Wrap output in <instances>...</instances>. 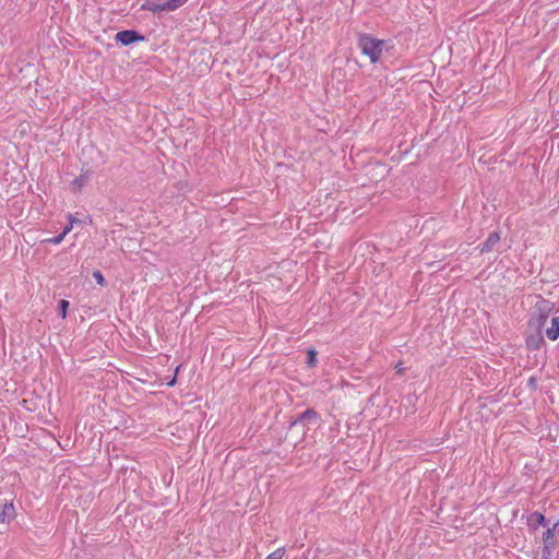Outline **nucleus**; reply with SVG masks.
Wrapping results in <instances>:
<instances>
[{
    "mask_svg": "<svg viewBox=\"0 0 559 559\" xmlns=\"http://www.w3.org/2000/svg\"><path fill=\"white\" fill-rule=\"evenodd\" d=\"M93 277L96 280L97 284H99L100 286L105 285L106 281L100 271H98V270L94 271Z\"/></svg>",
    "mask_w": 559,
    "mask_h": 559,
    "instance_id": "15",
    "label": "nucleus"
},
{
    "mask_svg": "<svg viewBox=\"0 0 559 559\" xmlns=\"http://www.w3.org/2000/svg\"><path fill=\"white\" fill-rule=\"evenodd\" d=\"M546 335L551 341H556L559 337V316L552 318L551 326L546 330Z\"/></svg>",
    "mask_w": 559,
    "mask_h": 559,
    "instance_id": "10",
    "label": "nucleus"
},
{
    "mask_svg": "<svg viewBox=\"0 0 559 559\" xmlns=\"http://www.w3.org/2000/svg\"><path fill=\"white\" fill-rule=\"evenodd\" d=\"M68 306H69V302L67 300L60 301V308H61L63 318L66 317V310H67Z\"/></svg>",
    "mask_w": 559,
    "mask_h": 559,
    "instance_id": "18",
    "label": "nucleus"
},
{
    "mask_svg": "<svg viewBox=\"0 0 559 559\" xmlns=\"http://www.w3.org/2000/svg\"><path fill=\"white\" fill-rule=\"evenodd\" d=\"M554 305L546 300L542 299L538 300L535 305V312H536V324L537 326H543L549 316V313L552 311Z\"/></svg>",
    "mask_w": 559,
    "mask_h": 559,
    "instance_id": "2",
    "label": "nucleus"
},
{
    "mask_svg": "<svg viewBox=\"0 0 559 559\" xmlns=\"http://www.w3.org/2000/svg\"><path fill=\"white\" fill-rule=\"evenodd\" d=\"M115 39L123 46H129L136 41H143L144 36L140 35L136 31L126 29L118 32L115 36Z\"/></svg>",
    "mask_w": 559,
    "mask_h": 559,
    "instance_id": "3",
    "label": "nucleus"
},
{
    "mask_svg": "<svg viewBox=\"0 0 559 559\" xmlns=\"http://www.w3.org/2000/svg\"><path fill=\"white\" fill-rule=\"evenodd\" d=\"M142 10L151 11V12H162V11H168L166 9V2H158L157 0H146L142 7Z\"/></svg>",
    "mask_w": 559,
    "mask_h": 559,
    "instance_id": "7",
    "label": "nucleus"
},
{
    "mask_svg": "<svg viewBox=\"0 0 559 559\" xmlns=\"http://www.w3.org/2000/svg\"><path fill=\"white\" fill-rule=\"evenodd\" d=\"M15 516V510L12 502L4 503L2 507V510L0 511V523H7L14 519Z\"/></svg>",
    "mask_w": 559,
    "mask_h": 559,
    "instance_id": "8",
    "label": "nucleus"
},
{
    "mask_svg": "<svg viewBox=\"0 0 559 559\" xmlns=\"http://www.w3.org/2000/svg\"><path fill=\"white\" fill-rule=\"evenodd\" d=\"M90 179V174L88 173H84V174H81L80 176H78L73 181H72V186L75 188V189H81Z\"/></svg>",
    "mask_w": 559,
    "mask_h": 559,
    "instance_id": "11",
    "label": "nucleus"
},
{
    "mask_svg": "<svg viewBox=\"0 0 559 559\" xmlns=\"http://www.w3.org/2000/svg\"><path fill=\"white\" fill-rule=\"evenodd\" d=\"M188 0H168L166 1V9L168 11H175L176 9L183 5Z\"/></svg>",
    "mask_w": 559,
    "mask_h": 559,
    "instance_id": "12",
    "label": "nucleus"
},
{
    "mask_svg": "<svg viewBox=\"0 0 559 559\" xmlns=\"http://www.w3.org/2000/svg\"><path fill=\"white\" fill-rule=\"evenodd\" d=\"M64 236L62 234H59L55 236L53 238L47 239L48 242H51L53 245H59L63 240Z\"/></svg>",
    "mask_w": 559,
    "mask_h": 559,
    "instance_id": "17",
    "label": "nucleus"
},
{
    "mask_svg": "<svg viewBox=\"0 0 559 559\" xmlns=\"http://www.w3.org/2000/svg\"><path fill=\"white\" fill-rule=\"evenodd\" d=\"M285 555V548L280 547L271 552L265 559H283Z\"/></svg>",
    "mask_w": 559,
    "mask_h": 559,
    "instance_id": "13",
    "label": "nucleus"
},
{
    "mask_svg": "<svg viewBox=\"0 0 559 559\" xmlns=\"http://www.w3.org/2000/svg\"><path fill=\"white\" fill-rule=\"evenodd\" d=\"M317 364V352L314 349L308 350V365L313 367Z\"/></svg>",
    "mask_w": 559,
    "mask_h": 559,
    "instance_id": "14",
    "label": "nucleus"
},
{
    "mask_svg": "<svg viewBox=\"0 0 559 559\" xmlns=\"http://www.w3.org/2000/svg\"><path fill=\"white\" fill-rule=\"evenodd\" d=\"M500 236L497 233L489 234L487 240L484 242L481 247V252H490L495 246L499 242Z\"/></svg>",
    "mask_w": 559,
    "mask_h": 559,
    "instance_id": "9",
    "label": "nucleus"
},
{
    "mask_svg": "<svg viewBox=\"0 0 559 559\" xmlns=\"http://www.w3.org/2000/svg\"><path fill=\"white\" fill-rule=\"evenodd\" d=\"M385 41L378 39L369 34L358 35V47L362 55L370 59L371 63H376L380 60Z\"/></svg>",
    "mask_w": 559,
    "mask_h": 559,
    "instance_id": "1",
    "label": "nucleus"
},
{
    "mask_svg": "<svg viewBox=\"0 0 559 559\" xmlns=\"http://www.w3.org/2000/svg\"><path fill=\"white\" fill-rule=\"evenodd\" d=\"M528 526L536 531L540 525L546 526V518L543 513L535 511L527 519Z\"/></svg>",
    "mask_w": 559,
    "mask_h": 559,
    "instance_id": "6",
    "label": "nucleus"
},
{
    "mask_svg": "<svg viewBox=\"0 0 559 559\" xmlns=\"http://www.w3.org/2000/svg\"><path fill=\"white\" fill-rule=\"evenodd\" d=\"M558 526V523H555L552 527H548L543 534V556L549 557L552 552V548L555 546V528Z\"/></svg>",
    "mask_w": 559,
    "mask_h": 559,
    "instance_id": "4",
    "label": "nucleus"
},
{
    "mask_svg": "<svg viewBox=\"0 0 559 559\" xmlns=\"http://www.w3.org/2000/svg\"><path fill=\"white\" fill-rule=\"evenodd\" d=\"M69 218H70V225L66 226V227H64V229H63V231L61 233L64 237H66V235H67L68 233H70V230H71V229H72V227H73V224L79 222V219H76V218H72V216H71V215L69 216Z\"/></svg>",
    "mask_w": 559,
    "mask_h": 559,
    "instance_id": "16",
    "label": "nucleus"
},
{
    "mask_svg": "<svg viewBox=\"0 0 559 559\" xmlns=\"http://www.w3.org/2000/svg\"><path fill=\"white\" fill-rule=\"evenodd\" d=\"M318 419V414L312 408L306 409L304 413H301L293 423V426H296L300 423H316Z\"/></svg>",
    "mask_w": 559,
    "mask_h": 559,
    "instance_id": "5",
    "label": "nucleus"
}]
</instances>
